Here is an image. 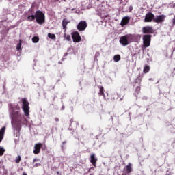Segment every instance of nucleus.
<instances>
[{"mask_svg": "<svg viewBox=\"0 0 175 175\" xmlns=\"http://www.w3.org/2000/svg\"><path fill=\"white\" fill-rule=\"evenodd\" d=\"M154 17H155V15H154L152 12H148L145 16L144 22L145 23H151L152 21L154 22Z\"/></svg>", "mask_w": 175, "mask_h": 175, "instance_id": "obj_8", "label": "nucleus"}, {"mask_svg": "<svg viewBox=\"0 0 175 175\" xmlns=\"http://www.w3.org/2000/svg\"><path fill=\"white\" fill-rule=\"evenodd\" d=\"M38 166H40V164H35L34 167H38Z\"/></svg>", "mask_w": 175, "mask_h": 175, "instance_id": "obj_35", "label": "nucleus"}, {"mask_svg": "<svg viewBox=\"0 0 175 175\" xmlns=\"http://www.w3.org/2000/svg\"><path fill=\"white\" fill-rule=\"evenodd\" d=\"M43 146V144L38 143L34 145L33 154L38 155V154H40V150Z\"/></svg>", "mask_w": 175, "mask_h": 175, "instance_id": "obj_10", "label": "nucleus"}, {"mask_svg": "<svg viewBox=\"0 0 175 175\" xmlns=\"http://www.w3.org/2000/svg\"><path fill=\"white\" fill-rule=\"evenodd\" d=\"M10 110H11V111H16V110L19 111L20 110V106H18V105H16L15 106H13V105H10Z\"/></svg>", "mask_w": 175, "mask_h": 175, "instance_id": "obj_17", "label": "nucleus"}, {"mask_svg": "<svg viewBox=\"0 0 175 175\" xmlns=\"http://www.w3.org/2000/svg\"><path fill=\"white\" fill-rule=\"evenodd\" d=\"M22 109L23 110L25 116H29V102L27 100V98H21Z\"/></svg>", "mask_w": 175, "mask_h": 175, "instance_id": "obj_2", "label": "nucleus"}, {"mask_svg": "<svg viewBox=\"0 0 175 175\" xmlns=\"http://www.w3.org/2000/svg\"><path fill=\"white\" fill-rule=\"evenodd\" d=\"M11 124L15 129H21V120H23V115L20 111H11Z\"/></svg>", "mask_w": 175, "mask_h": 175, "instance_id": "obj_1", "label": "nucleus"}, {"mask_svg": "<svg viewBox=\"0 0 175 175\" xmlns=\"http://www.w3.org/2000/svg\"><path fill=\"white\" fill-rule=\"evenodd\" d=\"M87 27H88V24H87V22L85 21H81L77 25V28L78 31H85Z\"/></svg>", "mask_w": 175, "mask_h": 175, "instance_id": "obj_6", "label": "nucleus"}, {"mask_svg": "<svg viewBox=\"0 0 175 175\" xmlns=\"http://www.w3.org/2000/svg\"><path fill=\"white\" fill-rule=\"evenodd\" d=\"M21 161V156H18L15 159L16 163H18Z\"/></svg>", "mask_w": 175, "mask_h": 175, "instance_id": "obj_27", "label": "nucleus"}, {"mask_svg": "<svg viewBox=\"0 0 175 175\" xmlns=\"http://www.w3.org/2000/svg\"><path fill=\"white\" fill-rule=\"evenodd\" d=\"M132 38H133L132 35L123 36L120 38V44L122 46H128L129 44L128 39H132Z\"/></svg>", "mask_w": 175, "mask_h": 175, "instance_id": "obj_5", "label": "nucleus"}, {"mask_svg": "<svg viewBox=\"0 0 175 175\" xmlns=\"http://www.w3.org/2000/svg\"><path fill=\"white\" fill-rule=\"evenodd\" d=\"M142 32L144 34L154 33V29L151 26H146L142 27Z\"/></svg>", "mask_w": 175, "mask_h": 175, "instance_id": "obj_9", "label": "nucleus"}, {"mask_svg": "<svg viewBox=\"0 0 175 175\" xmlns=\"http://www.w3.org/2000/svg\"><path fill=\"white\" fill-rule=\"evenodd\" d=\"M133 165L131 163H129L127 165H126L123 170L127 174H129L130 173H132L133 172V167H132Z\"/></svg>", "mask_w": 175, "mask_h": 175, "instance_id": "obj_11", "label": "nucleus"}, {"mask_svg": "<svg viewBox=\"0 0 175 175\" xmlns=\"http://www.w3.org/2000/svg\"><path fill=\"white\" fill-rule=\"evenodd\" d=\"M21 49V43H19L17 46H16V49L18 51H20V49Z\"/></svg>", "mask_w": 175, "mask_h": 175, "instance_id": "obj_29", "label": "nucleus"}, {"mask_svg": "<svg viewBox=\"0 0 175 175\" xmlns=\"http://www.w3.org/2000/svg\"><path fill=\"white\" fill-rule=\"evenodd\" d=\"M96 162H98V159L95 157V154H92L90 155V163L94 167H96Z\"/></svg>", "mask_w": 175, "mask_h": 175, "instance_id": "obj_13", "label": "nucleus"}, {"mask_svg": "<svg viewBox=\"0 0 175 175\" xmlns=\"http://www.w3.org/2000/svg\"><path fill=\"white\" fill-rule=\"evenodd\" d=\"M129 20H131V18L129 16H125L122 18L120 25L124 27V25H126L129 23Z\"/></svg>", "mask_w": 175, "mask_h": 175, "instance_id": "obj_14", "label": "nucleus"}, {"mask_svg": "<svg viewBox=\"0 0 175 175\" xmlns=\"http://www.w3.org/2000/svg\"><path fill=\"white\" fill-rule=\"evenodd\" d=\"M104 91V88L103 86H100V91H99V95L100 96H105V92H103Z\"/></svg>", "mask_w": 175, "mask_h": 175, "instance_id": "obj_23", "label": "nucleus"}, {"mask_svg": "<svg viewBox=\"0 0 175 175\" xmlns=\"http://www.w3.org/2000/svg\"><path fill=\"white\" fill-rule=\"evenodd\" d=\"M140 86H137L136 88H135V95L136 97H137V96L139 95V94H140Z\"/></svg>", "mask_w": 175, "mask_h": 175, "instance_id": "obj_22", "label": "nucleus"}, {"mask_svg": "<svg viewBox=\"0 0 175 175\" xmlns=\"http://www.w3.org/2000/svg\"><path fill=\"white\" fill-rule=\"evenodd\" d=\"M121 59V55H116L113 57V61H115V62H118V61H120Z\"/></svg>", "mask_w": 175, "mask_h": 175, "instance_id": "obj_21", "label": "nucleus"}, {"mask_svg": "<svg viewBox=\"0 0 175 175\" xmlns=\"http://www.w3.org/2000/svg\"><path fill=\"white\" fill-rule=\"evenodd\" d=\"M48 38H49V39H52L53 40H55V39H57V36H55V34H53L51 33H48Z\"/></svg>", "mask_w": 175, "mask_h": 175, "instance_id": "obj_19", "label": "nucleus"}, {"mask_svg": "<svg viewBox=\"0 0 175 175\" xmlns=\"http://www.w3.org/2000/svg\"><path fill=\"white\" fill-rule=\"evenodd\" d=\"M165 15H159L157 16H154V23H157L159 24V23H163L165 21Z\"/></svg>", "mask_w": 175, "mask_h": 175, "instance_id": "obj_12", "label": "nucleus"}, {"mask_svg": "<svg viewBox=\"0 0 175 175\" xmlns=\"http://www.w3.org/2000/svg\"><path fill=\"white\" fill-rule=\"evenodd\" d=\"M64 144H66V141H64V142H62V147H64Z\"/></svg>", "mask_w": 175, "mask_h": 175, "instance_id": "obj_34", "label": "nucleus"}, {"mask_svg": "<svg viewBox=\"0 0 175 175\" xmlns=\"http://www.w3.org/2000/svg\"><path fill=\"white\" fill-rule=\"evenodd\" d=\"M70 124H72L73 123V119H70Z\"/></svg>", "mask_w": 175, "mask_h": 175, "instance_id": "obj_36", "label": "nucleus"}, {"mask_svg": "<svg viewBox=\"0 0 175 175\" xmlns=\"http://www.w3.org/2000/svg\"><path fill=\"white\" fill-rule=\"evenodd\" d=\"M38 161H39L38 159H34L33 160V165L35 164V162H38Z\"/></svg>", "mask_w": 175, "mask_h": 175, "instance_id": "obj_31", "label": "nucleus"}, {"mask_svg": "<svg viewBox=\"0 0 175 175\" xmlns=\"http://www.w3.org/2000/svg\"><path fill=\"white\" fill-rule=\"evenodd\" d=\"M173 51H175V47L174 48Z\"/></svg>", "mask_w": 175, "mask_h": 175, "instance_id": "obj_38", "label": "nucleus"}, {"mask_svg": "<svg viewBox=\"0 0 175 175\" xmlns=\"http://www.w3.org/2000/svg\"><path fill=\"white\" fill-rule=\"evenodd\" d=\"M72 38L73 40L74 43H79L81 42V36H80V33L79 31H75L72 33Z\"/></svg>", "mask_w": 175, "mask_h": 175, "instance_id": "obj_7", "label": "nucleus"}, {"mask_svg": "<svg viewBox=\"0 0 175 175\" xmlns=\"http://www.w3.org/2000/svg\"><path fill=\"white\" fill-rule=\"evenodd\" d=\"M98 1V2H99V0H97Z\"/></svg>", "mask_w": 175, "mask_h": 175, "instance_id": "obj_39", "label": "nucleus"}, {"mask_svg": "<svg viewBox=\"0 0 175 175\" xmlns=\"http://www.w3.org/2000/svg\"><path fill=\"white\" fill-rule=\"evenodd\" d=\"M55 121H56V122H58V121H59V118H55Z\"/></svg>", "mask_w": 175, "mask_h": 175, "instance_id": "obj_33", "label": "nucleus"}, {"mask_svg": "<svg viewBox=\"0 0 175 175\" xmlns=\"http://www.w3.org/2000/svg\"><path fill=\"white\" fill-rule=\"evenodd\" d=\"M57 175H59V174H60L59 171L57 172Z\"/></svg>", "mask_w": 175, "mask_h": 175, "instance_id": "obj_37", "label": "nucleus"}, {"mask_svg": "<svg viewBox=\"0 0 175 175\" xmlns=\"http://www.w3.org/2000/svg\"><path fill=\"white\" fill-rule=\"evenodd\" d=\"M69 23H70V21H69L66 19H63L62 27H63V29H64V32H66V27H67L68 24H69Z\"/></svg>", "mask_w": 175, "mask_h": 175, "instance_id": "obj_16", "label": "nucleus"}, {"mask_svg": "<svg viewBox=\"0 0 175 175\" xmlns=\"http://www.w3.org/2000/svg\"><path fill=\"white\" fill-rule=\"evenodd\" d=\"M36 21L38 23V24H40V25H42V24H44V14L43 12L40 10H38L36 12Z\"/></svg>", "mask_w": 175, "mask_h": 175, "instance_id": "obj_3", "label": "nucleus"}, {"mask_svg": "<svg viewBox=\"0 0 175 175\" xmlns=\"http://www.w3.org/2000/svg\"><path fill=\"white\" fill-rule=\"evenodd\" d=\"M137 81H139V83H141V81H142V78H140V77H137V78L136 79L135 83H137Z\"/></svg>", "mask_w": 175, "mask_h": 175, "instance_id": "obj_30", "label": "nucleus"}, {"mask_svg": "<svg viewBox=\"0 0 175 175\" xmlns=\"http://www.w3.org/2000/svg\"><path fill=\"white\" fill-rule=\"evenodd\" d=\"M5 131H6V126H3L0 130V143L3 140L5 136Z\"/></svg>", "mask_w": 175, "mask_h": 175, "instance_id": "obj_15", "label": "nucleus"}, {"mask_svg": "<svg viewBox=\"0 0 175 175\" xmlns=\"http://www.w3.org/2000/svg\"><path fill=\"white\" fill-rule=\"evenodd\" d=\"M133 10V6L130 5L129 7V12L131 13V12H132Z\"/></svg>", "mask_w": 175, "mask_h": 175, "instance_id": "obj_28", "label": "nucleus"}, {"mask_svg": "<svg viewBox=\"0 0 175 175\" xmlns=\"http://www.w3.org/2000/svg\"><path fill=\"white\" fill-rule=\"evenodd\" d=\"M151 38L152 36L150 34L144 35L142 37L144 47H150L151 44Z\"/></svg>", "mask_w": 175, "mask_h": 175, "instance_id": "obj_4", "label": "nucleus"}, {"mask_svg": "<svg viewBox=\"0 0 175 175\" xmlns=\"http://www.w3.org/2000/svg\"><path fill=\"white\" fill-rule=\"evenodd\" d=\"M5 154V149L0 146V157H2Z\"/></svg>", "mask_w": 175, "mask_h": 175, "instance_id": "obj_25", "label": "nucleus"}, {"mask_svg": "<svg viewBox=\"0 0 175 175\" xmlns=\"http://www.w3.org/2000/svg\"><path fill=\"white\" fill-rule=\"evenodd\" d=\"M36 18V15H29L27 21H33Z\"/></svg>", "mask_w": 175, "mask_h": 175, "instance_id": "obj_18", "label": "nucleus"}, {"mask_svg": "<svg viewBox=\"0 0 175 175\" xmlns=\"http://www.w3.org/2000/svg\"><path fill=\"white\" fill-rule=\"evenodd\" d=\"M33 43H38L39 42V38L38 36H34L32 38Z\"/></svg>", "mask_w": 175, "mask_h": 175, "instance_id": "obj_24", "label": "nucleus"}, {"mask_svg": "<svg viewBox=\"0 0 175 175\" xmlns=\"http://www.w3.org/2000/svg\"><path fill=\"white\" fill-rule=\"evenodd\" d=\"M144 73H148L150 72V66L146 65L143 70Z\"/></svg>", "mask_w": 175, "mask_h": 175, "instance_id": "obj_20", "label": "nucleus"}, {"mask_svg": "<svg viewBox=\"0 0 175 175\" xmlns=\"http://www.w3.org/2000/svg\"><path fill=\"white\" fill-rule=\"evenodd\" d=\"M174 70H175V68H174Z\"/></svg>", "mask_w": 175, "mask_h": 175, "instance_id": "obj_40", "label": "nucleus"}, {"mask_svg": "<svg viewBox=\"0 0 175 175\" xmlns=\"http://www.w3.org/2000/svg\"><path fill=\"white\" fill-rule=\"evenodd\" d=\"M172 25H175V16L172 19Z\"/></svg>", "mask_w": 175, "mask_h": 175, "instance_id": "obj_32", "label": "nucleus"}, {"mask_svg": "<svg viewBox=\"0 0 175 175\" xmlns=\"http://www.w3.org/2000/svg\"><path fill=\"white\" fill-rule=\"evenodd\" d=\"M64 38L68 42L70 40V35H67L66 33H64Z\"/></svg>", "mask_w": 175, "mask_h": 175, "instance_id": "obj_26", "label": "nucleus"}]
</instances>
